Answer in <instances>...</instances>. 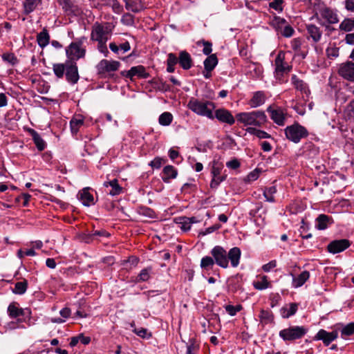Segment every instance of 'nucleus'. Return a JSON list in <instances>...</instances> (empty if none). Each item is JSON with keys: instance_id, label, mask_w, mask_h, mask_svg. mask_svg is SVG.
Masks as SVG:
<instances>
[{"instance_id": "0e129e2a", "label": "nucleus", "mask_w": 354, "mask_h": 354, "mask_svg": "<svg viewBox=\"0 0 354 354\" xmlns=\"http://www.w3.org/2000/svg\"><path fill=\"white\" fill-rule=\"evenodd\" d=\"M346 116L350 119H354V100L348 105L346 109Z\"/></svg>"}, {"instance_id": "69168bd1", "label": "nucleus", "mask_w": 354, "mask_h": 354, "mask_svg": "<svg viewBox=\"0 0 354 354\" xmlns=\"http://www.w3.org/2000/svg\"><path fill=\"white\" fill-rule=\"evenodd\" d=\"M270 306L274 308L279 305V303L281 300V296L279 294H272L270 297Z\"/></svg>"}, {"instance_id": "f03ea898", "label": "nucleus", "mask_w": 354, "mask_h": 354, "mask_svg": "<svg viewBox=\"0 0 354 354\" xmlns=\"http://www.w3.org/2000/svg\"><path fill=\"white\" fill-rule=\"evenodd\" d=\"M235 117L237 122L244 126L261 127L267 121V117L262 111L241 112L237 113Z\"/></svg>"}, {"instance_id": "4468645a", "label": "nucleus", "mask_w": 354, "mask_h": 354, "mask_svg": "<svg viewBox=\"0 0 354 354\" xmlns=\"http://www.w3.org/2000/svg\"><path fill=\"white\" fill-rule=\"evenodd\" d=\"M119 66L120 62L118 61L102 59L97 64L96 68L98 73H105L115 71Z\"/></svg>"}, {"instance_id": "3c124183", "label": "nucleus", "mask_w": 354, "mask_h": 354, "mask_svg": "<svg viewBox=\"0 0 354 354\" xmlns=\"http://www.w3.org/2000/svg\"><path fill=\"white\" fill-rule=\"evenodd\" d=\"M2 59L4 62L10 64L12 66L16 65L19 60L13 53H3L2 55Z\"/></svg>"}, {"instance_id": "603ef678", "label": "nucleus", "mask_w": 354, "mask_h": 354, "mask_svg": "<svg viewBox=\"0 0 354 354\" xmlns=\"http://www.w3.org/2000/svg\"><path fill=\"white\" fill-rule=\"evenodd\" d=\"M292 84L295 87V88H304L306 87V84L304 81L300 79L296 75H293L291 77Z\"/></svg>"}, {"instance_id": "58836bf2", "label": "nucleus", "mask_w": 354, "mask_h": 354, "mask_svg": "<svg viewBox=\"0 0 354 354\" xmlns=\"http://www.w3.org/2000/svg\"><path fill=\"white\" fill-rule=\"evenodd\" d=\"M287 24V21L278 16H275L273 19L272 20L270 24L271 26L278 32H280V31L283 29L284 26Z\"/></svg>"}, {"instance_id": "f704fd0d", "label": "nucleus", "mask_w": 354, "mask_h": 354, "mask_svg": "<svg viewBox=\"0 0 354 354\" xmlns=\"http://www.w3.org/2000/svg\"><path fill=\"white\" fill-rule=\"evenodd\" d=\"M218 64V59L215 54L209 55L204 61L205 71H212Z\"/></svg>"}, {"instance_id": "2f4dec72", "label": "nucleus", "mask_w": 354, "mask_h": 354, "mask_svg": "<svg viewBox=\"0 0 354 354\" xmlns=\"http://www.w3.org/2000/svg\"><path fill=\"white\" fill-rule=\"evenodd\" d=\"M41 2V0H24L23 2L24 13L28 15L33 12Z\"/></svg>"}, {"instance_id": "72a5a7b5", "label": "nucleus", "mask_w": 354, "mask_h": 354, "mask_svg": "<svg viewBox=\"0 0 354 354\" xmlns=\"http://www.w3.org/2000/svg\"><path fill=\"white\" fill-rule=\"evenodd\" d=\"M174 221L176 224L178 225L179 227L186 232L191 229L190 220L189 217L186 216H180L175 218Z\"/></svg>"}, {"instance_id": "8fccbe9b", "label": "nucleus", "mask_w": 354, "mask_h": 354, "mask_svg": "<svg viewBox=\"0 0 354 354\" xmlns=\"http://www.w3.org/2000/svg\"><path fill=\"white\" fill-rule=\"evenodd\" d=\"M283 0H270V2L269 3V7L277 11L278 12H281L283 10Z\"/></svg>"}, {"instance_id": "7ed1b4c3", "label": "nucleus", "mask_w": 354, "mask_h": 354, "mask_svg": "<svg viewBox=\"0 0 354 354\" xmlns=\"http://www.w3.org/2000/svg\"><path fill=\"white\" fill-rule=\"evenodd\" d=\"M187 107L197 115L214 119L213 111L215 105L209 101H201L196 98H191L187 104Z\"/></svg>"}, {"instance_id": "c03bdc74", "label": "nucleus", "mask_w": 354, "mask_h": 354, "mask_svg": "<svg viewBox=\"0 0 354 354\" xmlns=\"http://www.w3.org/2000/svg\"><path fill=\"white\" fill-rule=\"evenodd\" d=\"M152 269L150 267L142 269L136 278V282L147 281L150 278Z\"/></svg>"}, {"instance_id": "774afa93", "label": "nucleus", "mask_w": 354, "mask_h": 354, "mask_svg": "<svg viewBox=\"0 0 354 354\" xmlns=\"http://www.w3.org/2000/svg\"><path fill=\"white\" fill-rule=\"evenodd\" d=\"M277 266V261L275 260L270 261L269 263L262 266V270L265 272H268Z\"/></svg>"}, {"instance_id": "6e6552de", "label": "nucleus", "mask_w": 354, "mask_h": 354, "mask_svg": "<svg viewBox=\"0 0 354 354\" xmlns=\"http://www.w3.org/2000/svg\"><path fill=\"white\" fill-rule=\"evenodd\" d=\"M291 69L292 66L285 62V53L279 51L274 60L275 77L281 80L283 75L288 73Z\"/></svg>"}, {"instance_id": "a18cd8bd", "label": "nucleus", "mask_w": 354, "mask_h": 354, "mask_svg": "<svg viewBox=\"0 0 354 354\" xmlns=\"http://www.w3.org/2000/svg\"><path fill=\"white\" fill-rule=\"evenodd\" d=\"M173 116L169 112H164L162 113L158 119L159 123L162 126H168L172 122Z\"/></svg>"}, {"instance_id": "79ce46f5", "label": "nucleus", "mask_w": 354, "mask_h": 354, "mask_svg": "<svg viewBox=\"0 0 354 354\" xmlns=\"http://www.w3.org/2000/svg\"><path fill=\"white\" fill-rule=\"evenodd\" d=\"M28 287V282L26 280L17 282L15 285V288L12 292L17 295H23L26 292Z\"/></svg>"}, {"instance_id": "09e8293b", "label": "nucleus", "mask_w": 354, "mask_h": 354, "mask_svg": "<svg viewBox=\"0 0 354 354\" xmlns=\"http://www.w3.org/2000/svg\"><path fill=\"white\" fill-rule=\"evenodd\" d=\"M23 322V319L21 318L17 319L16 321H12L6 324L5 326V328L8 330H15L16 328H22L24 327L23 326H21L20 324Z\"/></svg>"}, {"instance_id": "f3484780", "label": "nucleus", "mask_w": 354, "mask_h": 354, "mask_svg": "<svg viewBox=\"0 0 354 354\" xmlns=\"http://www.w3.org/2000/svg\"><path fill=\"white\" fill-rule=\"evenodd\" d=\"M66 76L67 81L71 83L74 84L78 81L79 74L75 62H66Z\"/></svg>"}, {"instance_id": "e433bc0d", "label": "nucleus", "mask_w": 354, "mask_h": 354, "mask_svg": "<svg viewBox=\"0 0 354 354\" xmlns=\"http://www.w3.org/2000/svg\"><path fill=\"white\" fill-rule=\"evenodd\" d=\"M71 313V309L68 308H64L59 311V314L62 316V318L60 317H55L51 318L50 322L52 323H56V324H62L65 322L66 319L70 317Z\"/></svg>"}, {"instance_id": "13d9d810", "label": "nucleus", "mask_w": 354, "mask_h": 354, "mask_svg": "<svg viewBox=\"0 0 354 354\" xmlns=\"http://www.w3.org/2000/svg\"><path fill=\"white\" fill-rule=\"evenodd\" d=\"M53 71L57 77H62L65 71V66L63 64H53Z\"/></svg>"}, {"instance_id": "49530a36", "label": "nucleus", "mask_w": 354, "mask_h": 354, "mask_svg": "<svg viewBox=\"0 0 354 354\" xmlns=\"http://www.w3.org/2000/svg\"><path fill=\"white\" fill-rule=\"evenodd\" d=\"M199 346L195 343L194 339H190L189 342L187 344V351L185 354H198Z\"/></svg>"}, {"instance_id": "052dcab7", "label": "nucleus", "mask_w": 354, "mask_h": 354, "mask_svg": "<svg viewBox=\"0 0 354 354\" xmlns=\"http://www.w3.org/2000/svg\"><path fill=\"white\" fill-rule=\"evenodd\" d=\"M348 97L342 90H338L335 93L336 101L341 104L345 103L348 100Z\"/></svg>"}, {"instance_id": "473e14b6", "label": "nucleus", "mask_w": 354, "mask_h": 354, "mask_svg": "<svg viewBox=\"0 0 354 354\" xmlns=\"http://www.w3.org/2000/svg\"><path fill=\"white\" fill-rule=\"evenodd\" d=\"M125 8L133 12H138L143 9V6L139 0H129L127 2Z\"/></svg>"}, {"instance_id": "338daca9", "label": "nucleus", "mask_w": 354, "mask_h": 354, "mask_svg": "<svg viewBox=\"0 0 354 354\" xmlns=\"http://www.w3.org/2000/svg\"><path fill=\"white\" fill-rule=\"evenodd\" d=\"M241 164L236 158H234L226 162V167L232 169H236Z\"/></svg>"}, {"instance_id": "0eeeda50", "label": "nucleus", "mask_w": 354, "mask_h": 354, "mask_svg": "<svg viewBox=\"0 0 354 354\" xmlns=\"http://www.w3.org/2000/svg\"><path fill=\"white\" fill-rule=\"evenodd\" d=\"M307 331V328L304 326H293L280 330L279 336L283 341L292 342L303 337L306 334Z\"/></svg>"}, {"instance_id": "b1692460", "label": "nucleus", "mask_w": 354, "mask_h": 354, "mask_svg": "<svg viewBox=\"0 0 354 354\" xmlns=\"http://www.w3.org/2000/svg\"><path fill=\"white\" fill-rule=\"evenodd\" d=\"M291 275L292 277V286L295 288L302 286L310 277V273L306 270L303 271L297 277L292 274Z\"/></svg>"}, {"instance_id": "f8f14e48", "label": "nucleus", "mask_w": 354, "mask_h": 354, "mask_svg": "<svg viewBox=\"0 0 354 354\" xmlns=\"http://www.w3.org/2000/svg\"><path fill=\"white\" fill-rule=\"evenodd\" d=\"M338 73L344 79L354 82V62H346L339 66Z\"/></svg>"}, {"instance_id": "c85d7f7f", "label": "nucleus", "mask_w": 354, "mask_h": 354, "mask_svg": "<svg viewBox=\"0 0 354 354\" xmlns=\"http://www.w3.org/2000/svg\"><path fill=\"white\" fill-rule=\"evenodd\" d=\"M253 286L256 290H263L270 287V282L267 276H259L258 280L253 281Z\"/></svg>"}, {"instance_id": "1a4fd4ad", "label": "nucleus", "mask_w": 354, "mask_h": 354, "mask_svg": "<svg viewBox=\"0 0 354 354\" xmlns=\"http://www.w3.org/2000/svg\"><path fill=\"white\" fill-rule=\"evenodd\" d=\"M223 167L222 163L217 160L212 162V167L211 170L212 180L210 182V187L212 189H216L221 183L224 181L226 178V175H221V170Z\"/></svg>"}, {"instance_id": "4be33fe9", "label": "nucleus", "mask_w": 354, "mask_h": 354, "mask_svg": "<svg viewBox=\"0 0 354 354\" xmlns=\"http://www.w3.org/2000/svg\"><path fill=\"white\" fill-rule=\"evenodd\" d=\"M321 17L328 24H336L338 22L337 14L329 8H324L320 10Z\"/></svg>"}, {"instance_id": "7c9ffc66", "label": "nucleus", "mask_w": 354, "mask_h": 354, "mask_svg": "<svg viewBox=\"0 0 354 354\" xmlns=\"http://www.w3.org/2000/svg\"><path fill=\"white\" fill-rule=\"evenodd\" d=\"M37 41L38 45L41 48H44L46 46L50 41V36L48 30L46 28H44L42 31H41L37 36Z\"/></svg>"}, {"instance_id": "2eb2a0df", "label": "nucleus", "mask_w": 354, "mask_h": 354, "mask_svg": "<svg viewBox=\"0 0 354 354\" xmlns=\"http://www.w3.org/2000/svg\"><path fill=\"white\" fill-rule=\"evenodd\" d=\"M267 111L270 113V117L274 123L279 126H283L285 124L286 114L281 109H273L270 106L268 107Z\"/></svg>"}, {"instance_id": "ddd939ff", "label": "nucleus", "mask_w": 354, "mask_h": 354, "mask_svg": "<svg viewBox=\"0 0 354 354\" xmlns=\"http://www.w3.org/2000/svg\"><path fill=\"white\" fill-rule=\"evenodd\" d=\"M31 312L28 308H21L16 302L10 304L8 307V314L12 319H18L20 316H30Z\"/></svg>"}, {"instance_id": "9b49d317", "label": "nucleus", "mask_w": 354, "mask_h": 354, "mask_svg": "<svg viewBox=\"0 0 354 354\" xmlns=\"http://www.w3.org/2000/svg\"><path fill=\"white\" fill-rule=\"evenodd\" d=\"M351 242L346 239L332 241L327 246V250L330 253L337 254L342 252L349 248Z\"/></svg>"}, {"instance_id": "864d4df0", "label": "nucleus", "mask_w": 354, "mask_h": 354, "mask_svg": "<svg viewBox=\"0 0 354 354\" xmlns=\"http://www.w3.org/2000/svg\"><path fill=\"white\" fill-rule=\"evenodd\" d=\"M259 175L260 170L259 169H255L247 175L244 178V181L248 183L253 182L259 178Z\"/></svg>"}, {"instance_id": "393cba45", "label": "nucleus", "mask_w": 354, "mask_h": 354, "mask_svg": "<svg viewBox=\"0 0 354 354\" xmlns=\"http://www.w3.org/2000/svg\"><path fill=\"white\" fill-rule=\"evenodd\" d=\"M178 175L177 169L172 165H167L162 169V180L169 183L171 179L176 178Z\"/></svg>"}, {"instance_id": "de8ad7c7", "label": "nucleus", "mask_w": 354, "mask_h": 354, "mask_svg": "<svg viewBox=\"0 0 354 354\" xmlns=\"http://www.w3.org/2000/svg\"><path fill=\"white\" fill-rule=\"evenodd\" d=\"M247 131L248 132L255 135L257 137L261 139L270 138L271 137V136L268 134L267 132L254 128H248Z\"/></svg>"}, {"instance_id": "4d7b16f0", "label": "nucleus", "mask_w": 354, "mask_h": 354, "mask_svg": "<svg viewBox=\"0 0 354 354\" xmlns=\"http://www.w3.org/2000/svg\"><path fill=\"white\" fill-rule=\"evenodd\" d=\"M295 30L288 23L284 26L283 29L280 31V34L284 37H290L293 35Z\"/></svg>"}, {"instance_id": "a878e982", "label": "nucleus", "mask_w": 354, "mask_h": 354, "mask_svg": "<svg viewBox=\"0 0 354 354\" xmlns=\"http://www.w3.org/2000/svg\"><path fill=\"white\" fill-rule=\"evenodd\" d=\"M331 223V217L326 214H320L316 218L315 227L319 230H326Z\"/></svg>"}, {"instance_id": "aec40b11", "label": "nucleus", "mask_w": 354, "mask_h": 354, "mask_svg": "<svg viewBox=\"0 0 354 354\" xmlns=\"http://www.w3.org/2000/svg\"><path fill=\"white\" fill-rule=\"evenodd\" d=\"M266 102V95L261 91H257L254 93L252 97L250 100L248 104L251 108H257Z\"/></svg>"}, {"instance_id": "6e6d98bb", "label": "nucleus", "mask_w": 354, "mask_h": 354, "mask_svg": "<svg viewBox=\"0 0 354 354\" xmlns=\"http://www.w3.org/2000/svg\"><path fill=\"white\" fill-rule=\"evenodd\" d=\"M225 309L230 316H234L238 312L241 310L242 306L236 305L234 306L232 305H227L225 306Z\"/></svg>"}, {"instance_id": "6ab92c4d", "label": "nucleus", "mask_w": 354, "mask_h": 354, "mask_svg": "<svg viewBox=\"0 0 354 354\" xmlns=\"http://www.w3.org/2000/svg\"><path fill=\"white\" fill-rule=\"evenodd\" d=\"M89 188H84L78 193V198L84 206H91L95 204L93 196L90 193Z\"/></svg>"}, {"instance_id": "37998d69", "label": "nucleus", "mask_w": 354, "mask_h": 354, "mask_svg": "<svg viewBox=\"0 0 354 354\" xmlns=\"http://www.w3.org/2000/svg\"><path fill=\"white\" fill-rule=\"evenodd\" d=\"M276 192L277 188L274 186L266 188L263 191V196L266 198V201L270 203H274L275 201L274 195Z\"/></svg>"}, {"instance_id": "a211bd4d", "label": "nucleus", "mask_w": 354, "mask_h": 354, "mask_svg": "<svg viewBox=\"0 0 354 354\" xmlns=\"http://www.w3.org/2000/svg\"><path fill=\"white\" fill-rule=\"evenodd\" d=\"M214 118L221 122L227 123L230 125L234 124L235 118L232 113L224 109H219L215 111Z\"/></svg>"}, {"instance_id": "ea45409f", "label": "nucleus", "mask_w": 354, "mask_h": 354, "mask_svg": "<svg viewBox=\"0 0 354 354\" xmlns=\"http://www.w3.org/2000/svg\"><path fill=\"white\" fill-rule=\"evenodd\" d=\"M339 29L345 32H351L354 30V18L344 19L339 24Z\"/></svg>"}, {"instance_id": "f257e3e1", "label": "nucleus", "mask_w": 354, "mask_h": 354, "mask_svg": "<svg viewBox=\"0 0 354 354\" xmlns=\"http://www.w3.org/2000/svg\"><path fill=\"white\" fill-rule=\"evenodd\" d=\"M210 254L218 266L227 268L230 262L232 267L236 268L240 263L241 251L239 248L234 247L227 252L222 246L216 245L211 250Z\"/></svg>"}, {"instance_id": "5fc2aeb1", "label": "nucleus", "mask_w": 354, "mask_h": 354, "mask_svg": "<svg viewBox=\"0 0 354 354\" xmlns=\"http://www.w3.org/2000/svg\"><path fill=\"white\" fill-rule=\"evenodd\" d=\"M341 333L342 336H350L354 334V322L344 326L341 330Z\"/></svg>"}, {"instance_id": "5701e85b", "label": "nucleus", "mask_w": 354, "mask_h": 354, "mask_svg": "<svg viewBox=\"0 0 354 354\" xmlns=\"http://www.w3.org/2000/svg\"><path fill=\"white\" fill-rule=\"evenodd\" d=\"M298 310V304L290 303L288 305L283 306L280 309V314L283 319H288L291 316L295 315Z\"/></svg>"}, {"instance_id": "39448f33", "label": "nucleus", "mask_w": 354, "mask_h": 354, "mask_svg": "<svg viewBox=\"0 0 354 354\" xmlns=\"http://www.w3.org/2000/svg\"><path fill=\"white\" fill-rule=\"evenodd\" d=\"M113 26L111 23L95 22L93 26L91 39L93 41H108Z\"/></svg>"}, {"instance_id": "dca6fc26", "label": "nucleus", "mask_w": 354, "mask_h": 354, "mask_svg": "<svg viewBox=\"0 0 354 354\" xmlns=\"http://www.w3.org/2000/svg\"><path fill=\"white\" fill-rule=\"evenodd\" d=\"M338 337V332L333 330L327 332L324 329H320L315 335V339L322 340L326 346H328L333 341Z\"/></svg>"}, {"instance_id": "e2e57ef3", "label": "nucleus", "mask_w": 354, "mask_h": 354, "mask_svg": "<svg viewBox=\"0 0 354 354\" xmlns=\"http://www.w3.org/2000/svg\"><path fill=\"white\" fill-rule=\"evenodd\" d=\"M97 41V49L98 50L103 53L105 57L108 56L109 50L106 46L107 41Z\"/></svg>"}, {"instance_id": "4c0bfd02", "label": "nucleus", "mask_w": 354, "mask_h": 354, "mask_svg": "<svg viewBox=\"0 0 354 354\" xmlns=\"http://www.w3.org/2000/svg\"><path fill=\"white\" fill-rule=\"evenodd\" d=\"M178 62V57L175 54L171 53L168 54L167 59V71L173 73L175 70V65Z\"/></svg>"}, {"instance_id": "412c9836", "label": "nucleus", "mask_w": 354, "mask_h": 354, "mask_svg": "<svg viewBox=\"0 0 354 354\" xmlns=\"http://www.w3.org/2000/svg\"><path fill=\"white\" fill-rule=\"evenodd\" d=\"M178 63L184 70H188L192 66L191 55L185 50L180 51L178 57Z\"/></svg>"}, {"instance_id": "c756f323", "label": "nucleus", "mask_w": 354, "mask_h": 354, "mask_svg": "<svg viewBox=\"0 0 354 354\" xmlns=\"http://www.w3.org/2000/svg\"><path fill=\"white\" fill-rule=\"evenodd\" d=\"M104 186L106 187L110 186L111 187V189L109 191V194L111 196L119 195L122 192V188L118 184L117 179H114L111 181L104 182Z\"/></svg>"}, {"instance_id": "680f3d73", "label": "nucleus", "mask_w": 354, "mask_h": 354, "mask_svg": "<svg viewBox=\"0 0 354 354\" xmlns=\"http://www.w3.org/2000/svg\"><path fill=\"white\" fill-rule=\"evenodd\" d=\"M166 160L160 158L156 157L153 160H151L149 165L154 169H160L163 163H165Z\"/></svg>"}, {"instance_id": "20e7f679", "label": "nucleus", "mask_w": 354, "mask_h": 354, "mask_svg": "<svg viewBox=\"0 0 354 354\" xmlns=\"http://www.w3.org/2000/svg\"><path fill=\"white\" fill-rule=\"evenodd\" d=\"M86 40V38L85 37L78 38L75 41L71 43L66 48V54L69 59L68 62H75V60L85 56L86 47L84 46V44Z\"/></svg>"}, {"instance_id": "cd10ccee", "label": "nucleus", "mask_w": 354, "mask_h": 354, "mask_svg": "<svg viewBox=\"0 0 354 354\" xmlns=\"http://www.w3.org/2000/svg\"><path fill=\"white\" fill-rule=\"evenodd\" d=\"M306 30L308 34L312 38L314 42H318L322 35V32L320 30L319 28L313 24H309L306 26Z\"/></svg>"}, {"instance_id": "c9c22d12", "label": "nucleus", "mask_w": 354, "mask_h": 354, "mask_svg": "<svg viewBox=\"0 0 354 354\" xmlns=\"http://www.w3.org/2000/svg\"><path fill=\"white\" fill-rule=\"evenodd\" d=\"M214 264L216 263L212 256H205L201 260V268L207 271L212 270Z\"/></svg>"}, {"instance_id": "a19ab883", "label": "nucleus", "mask_w": 354, "mask_h": 354, "mask_svg": "<svg viewBox=\"0 0 354 354\" xmlns=\"http://www.w3.org/2000/svg\"><path fill=\"white\" fill-rule=\"evenodd\" d=\"M259 318L261 322L267 324L273 322L274 315L270 311L261 310L260 312Z\"/></svg>"}, {"instance_id": "9d476101", "label": "nucleus", "mask_w": 354, "mask_h": 354, "mask_svg": "<svg viewBox=\"0 0 354 354\" xmlns=\"http://www.w3.org/2000/svg\"><path fill=\"white\" fill-rule=\"evenodd\" d=\"M122 74L123 76L129 78L131 81H133L136 77L145 79L149 77V74L142 65L133 66L129 71L122 72Z\"/></svg>"}, {"instance_id": "bb28decb", "label": "nucleus", "mask_w": 354, "mask_h": 354, "mask_svg": "<svg viewBox=\"0 0 354 354\" xmlns=\"http://www.w3.org/2000/svg\"><path fill=\"white\" fill-rule=\"evenodd\" d=\"M29 133L32 136L34 143L39 151H43L46 147V142L41 138L40 135L34 129H29Z\"/></svg>"}, {"instance_id": "423d86ee", "label": "nucleus", "mask_w": 354, "mask_h": 354, "mask_svg": "<svg viewBox=\"0 0 354 354\" xmlns=\"http://www.w3.org/2000/svg\"><path fill=\"white\" fill-rule=\"evenodd\" d=\"M284 131L286 138L294 143L299 142L301 139L308 136L306 128L297 122L286 127Z\"/></svg>"}, {"instance_id": "bf43d9fd", "label": "nucleus", "mask_w": 354, "mask_h": 354, "mask_svg": "<svg viewBox=\"0 0 354 354\" xmlns=\"http://www.w3.org/2000/svg\"><path fill=\"white\" fill-rule=\"evenodd\" d=\"M83 124L81 118H73L70 122L71 129L73 132H77L80 127Z\"/></svg>"}]
</instances>
